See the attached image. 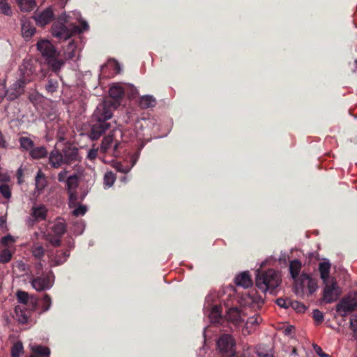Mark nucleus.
Wrapping results in <instances>:
<instances>
[{
  "label": "nucleus",
  "instance_id": "obj_1",
  "mask_svg": "<svg viewBox=\"0 0 357 357\" xmlns=\"http://www.w3.org/2000/svg\"><path fill=\"white\" fill-rule=\"evenodd\" d=\"M37 49L40 52L44 63L53 73H59L65 64V59L60 58V52L48 40L41 39L37 43Z\"/></svg>",
  "mask_w": 357,
  "mask_h": 357
},
{
  "label": "nucleus",
  "instance_id": "obj_2",
  "mask_svg": "<svg viewBox=\"0 0 357 357\" xmlns=\"http://www.w3.org/2000/svg\"><path fill=\"white\" fill-rule=\"evenodd\" d=\"M281 282L280 273L274 269L258 271L256 276V285L264 292L275 294Z\"/></svg>",
  "mask_w": 357,
  "mask_h": 357
},
{
  "label": "nucleus",
  "instance_id": "obj_3",
  "mask_svg": "<svg viewBox=\"0 0 357 357\" xmlns=\"http://www.w3.org/2000/svg\"><path fill=\"white\" fill-rule=\"evenodd\" d=\"M37 272L36 274L38 275L33 276L30 282L33 289L38 291H42L50 289L54 282V275L52 271L47 273H42V265L40 263L37 264Z\"/></svg>",
  "mask_w": 357,
  "mask_h": 357
},
{
  "label": "nucleus",
  "instance_id": "obj_4",
  "mask_svg": "<svg viewBox=\"0 0 357 357\" xmlns=\"http://www.w3.org/2000/svg\"><path fill=\"white\" fill-rule=\"evenodd\" d=\"M294 293L301 298L308 297L312 294V277L304 271L294 280Z\"/></svg>",
  "mask_w": 357,
  "mask_h": 357
},
{
  "label": "nucleus",
  "instance_id": "obj_5",
  "mask_svg": "<svg viewBox=\"0 0 357 357\" xmlns=\"http://www.w3.org/2000/svg\"><path fill=\"white\" fill-rule=\"evenodd\" d=\"M116 103L111 100H104L98 104L92 116L93 121L108 122L113 116V111L117 108Z\"/></svg>",
  "mask_w": 357,
  "mask_h": 357
},
{
  "label": "nucleus",
  "instance_id": "obj_6",
  "mask_svg": "<svg viewBox=\"0 0 357 357\" xmlns=\"http://www.w3.org/2000/svg\"><path fill=\"white\" fill-rule=\"evenodd\" d=\"M52 35L59 39L67 40L74 34L80 33L82 30L73 24L68 25L60 22H55L52 26Z\"/></svg>",
  "mask_w": 357,
  "mask_h": 357
},
{
  "label": "nucleus",
  "instance_id": "obj_7",
  "mask_svg": "<svg viewBox=\"0 0 357 357\" xmlns=\"http://www.w3.org/2000/svg\"><path fill=\"white\" fill-rule=\"evenodd\" d=\"M217 346L222 354V357H238L235 351V340L229 334L222 335L218 342Z\"/></svg>",
  "mask_w": 357,
  "mask_h": 357
},
{
  "label": "nucleus",
  "instance_id": "obj_8",
  "mask_svg": "<svg viewBox=\"0 0 357 357\" xmlns=\"http://www.w3.org/2000/svg\"><path fill=\"white\" fill-rule=\"evenodd\" d=\"M323 299L326 303H330L336 301L340 296L342 291L335 278L324 282Z\"/></svg>",
  "mask_w": 357,
  "mask_h": 357
},
{
  "label": "nucleus",
  "instance_id": "obj_9",
  "mask_svg": "<svg viewBox=\"0 0 357 357\" xmlns=\"http://www.w3.org/2000/svg\"><path fill=\"white\" fill-rule=\"evenodd\" d=\"M357 309V298L354 296L344 297L336 305V311L340 316H346Z\"/></svg>",
  "mask_w": 357,
  "mask_h": 357
},
{
  "label": "nucleus",
  "instance_id": "obj_10",
  "mask_svg": "<svg viewBox=\"0 0 357 357\" xmlns=\"http://www.w3.org/2000/svg\"><path fill=\"white\" fill-rule=\"evenodd\" d=\"M51 231L54 234V236L52 234L48 233L46 235V239L54 246L58 247L61 245L60 237L63 235L66 232V225L63 222H57L50 228Z\"/></svg>",
  "mask_w": 357,
  "mask_h": 357
},
{
  "label": "nucleus",
  "instance_id": "obj_11",
  "mask_svg": "<svg viewBox=\"0 0 357 357\" xmlns=\"http://www.w3.org/2000/svg\"><path fill=\"white\" fill-rule=\"evenodd\" d=\"M65 165H70L80 161L79 150L76 147L66 146L61 151Z\"/></svg>",
  "mask_w": 357,
  "mask_h": 357
},
{
  "label": "nucleus",
  "instance_id": "obj_12",
  "mask_svg": "<svg viewBox=\"0 0 357 357\" xmlns=\"http://www.w3.org/2000/svg\"><path fill=\"white\" fill-rule=\"evenodd\" d=\"M109 122L93 121L89 133V137L93 140H97L110 128Z\"/></svg>",
  "mask_w": 357,
  "mask_h": 357
},
{
  "label": "nucleus",
  "instance_id": "obj_13",
  "mask_svg": "<svg viewBox=\"0 0 357 357\" xmlns=\"http://www.w3.org/2000/svg\"><path fill=\"white\" fill-rule=\"evenodd\" d=\"M54 18V14L52 9L49 7L44 10L43 12L36 13L33 19L36 23L40 26H44L50 23Z\"/></svg>",
  "mask_w": 357,
  "mask_h": 357
},
{
  "label": "nucleus",
  "instance_id": "obj_14",
  "mask_svg": "<svg viewBox=\"0 0 357 357\" xmlns=\"http://www.w3.org/2000/svg\"><path fill=\"white\" fill-rule=\"evenodd\" d=\"M29 82V80L22 77L16 81L12 86V91L8 94V98L10 100L18 98L23 93L25 86Z\"/></svg>",
  "mask_w": 357,
  "mask_h": 357
},
{
  "label": "nucleus",
  "instance_id": "obj_15",
  "mask_svg": "<svg viewBox=\"0 0 357 357\" xmlns=\"http://www.w3.org/2000/svg\"><path fill=\"white\" fill-rule=\"evenodd\" d=\"M70 256V251L68 250H56V252H52L49 257L51 259L50 264L51 266H59L63 264L65 261H66L67 259Z\"/></svg>",
  "mask_w": 357,
  "mask_h": 357
},
{
  "label": "nucleus",
  "instance_id": "obj_16",
  "mask_svg": "<svg viewBox=\"0 0 357 357\" xmlns=\"http://www.w3.org/2000/svg\"><path fill=\"white\" fill-rule=\"evenodd\" d=\"M16 296L19 303L24 305L31 306L32 310L36 309L38 303L36 298H30L29 294L24 291H17Z\"/></svg>",
  "mask_w": 357,
  "mask_h": 357
},
{
  "label": "nucleus",
  "instance_id": "obj_17",
  "mask_svg": "<svg viewBox=\"0 0 357 357\" xmlns=\"http://www.w3.org/2000/svg\"><path fill=\"white\" fill-rule=\"evenodd\" d=\"M109 93V98L105 100H111L112 102H116V107H118L124 95L123 88L119 84H115L110 87Z\"/></svg>",
  "mask_w": 357,
  "mask_h": 357
},
{
  "label": "nucleus",
  "instance_id": "obj_18",
  "mask_svg": "<svg viewBox=\"0 0 357 357\" xmlns=\"http://www.w3.org/2000/svg\"><path fill=\"white\" fill-rule=\"evenodd\" d=\"M31 216L33 218V220H30L29 222V225H32L33 222H39L40 220H43L46 219L47 215V210L43 205H40L38 206H34L31 209Z\"/></svg>",
  "mask_w": 357,
  "mask_h": 357
},
{
  "label": "nucleus",
  "instance_id": "obj_19",
  "mask_svg": "<svg viewBox=\"0 0 357 357\" xmlns=\"http://www.w3.org/2000/svg\"><path fill=\"white\" fill-rule=\"evenodd\" d=\"M54 75L50 74L48 75L46 83L45 84V89L49 93H53L57 91L59 86V73H54Z\"/></svg>",
  "mask_w": 357,
  "mask_h": 357
},
{
  "label": "nucleus",
  "instance_id": "obj_20",
  "mask_svg": "<svg viewBox=\"0 0 357 357\" xmlns=\"http://www.w3.org/2000/svg\"><path fill=\"white\" fill-rule=\"evenodd\" d=\"M61 151L58 149L52 151L49 155V164L54 169L60 168L64 164Z\"/></svg>",
  "mask_w": 357,
  "mask_h": 357
},
{
  "label": "nucleus",
  "instance_id": "obj_21",
  "mask_svg": "<svg viewBox=\"0 0 357 357\" xmlns=\"http://www.w3.org/2000/svg\"><path fill=\"white\" fill-rule=\"evenodd\" d=\"M235 283L237 286H241L244 288H248L252 284V281L250 275L248 272H243L235 278Z\"/></svg>",
  "mask_w": 357,
  "mask_h": 357
},
{
  "label": "nucleus",
  "instance_id": "obj_22",
  "mask_svg": "<svg viewBox=\"0 0 357 357\" xmlns=\"http://www.w3.org/2000/svg\"><path fill=\"white\" fill-rule=\"evenodd\" d=\"M79 180V176L77 174L69 176L65 182L66 192L77 190Z\"/></svg>",
  "mask_w": 357,
  "mask_h": 357
},
{
  "label": "nucleus",
  "instance_id": "obj_23",
  "mask_svg": "<svg viewBox=\"0 0 357 357\" xmlns=\"http://www.w3.org/2000/svg\"><path fill=\"white\" fill-rule=\"evenodd\" d=\"M156 99L151 95H144L139 98V105L142 109H148L155 107Z\"/></svg>",
  "mask_w": 357,
  "mask_h": 357
},
{
  "label": "nucleus",
  "instance_id": "obj_24",
  "mask_svg": "<svg viewBox=\"0 0 357 357\" xmlns=\"http://www.w3.org/2000/svg\"><path fill=\"white\" fill-rule=\"evenodd\" d=\"M301 268L302 264L299 260L294 259L290 261L289 271L294 280L300 276L299 273L301 272Z\"/></svg>",
  "mask_w": 357,
  "mask_h": 357
},
{
  "label": "nucleus",
  "instance_id": "obj_25",
  "mask_svg": "<svg viewBox=\"0 0 357 357\" xmlns=\"http://www.w3.org/2000/svg\"><path fill=\"white\" fill-rule=\"evenodd\" d=\"M227 316L228 320L235 325H238L243 322L241 312L237 307L230 308L228 310Z\"/></svg>",
  "mask_w": 357,
  "mask_h": 357
},
{
  "label": "nucleus",
  "instance_id": "obj_26",
  "mask_svg": "<svg viewBox=\"0 0 357 357\" xmlns=\"http://www.w3.org/2000/svg\"><path fill=\"white\" fill-rule=\"evenodd\" d=\"M33 354L29 357H49L50 351L48 347L41 345L32 347Z\"/></svg>",
  "mask_w": 357,
  "mask_h": 357
},
{
  "label": "nucleus",
  "instance_id": "obj_27",
  "mask_svg": "<svg viewBox=\"0 0 357 357\" xmlns=\"http://www.w3.org/2000/svg\"><path fill=\"white\" fill-rule=\"evenodd\" d=\"M330 269L331 264L328 261H324L319 264V271L320 272L321 278L322 279L323 282L329 280L333 278L328 276Z\"/></svg>",
  "mask_w": 357,
  "mask_h": 357
},
{
  "label": "nucleus",
  "instance_id": "obj_28",
  "mask_svg": "<svg viewBox=\"0 0 357 357\" xmlns=\"http://www.w3.org/2000/svg\"><path fill=\"white\" fill-rule=\"evenodd\" d=\"M35 182H36V188L38 191L43 190L45 189V188L47 186V181L46 180L45 175L41 170H39L37 172V174H36V176L35 178Z\"/></svg>",
  "mask_w": 357,
  "mask_h": 357
},
{
  "label": "nucleus",
  "instance_id": "obj_29",
  "mask_svg": "<svg viewBox=\"0 0 357 357\" xmlns=\"http://www.w3.org/2000/svg\"><path fill=\"white\" fill-rule=\"evenodd\" d=\"M47 151L45 146L33 147L29 152V155L33 159H40L46 157Z\"/></svg>",
  "mask_w": 357,
  "mask_h": 357
},
{
  "label": "nucleus",
  "instance_id": "obj_30",
  "mask_svg": "<svg viewBox=\"0 0 357 357\" xmlns=\"http://www.w3.org/2000/svg\"><path fill=\"white\" fill-rule=\"evenodd\" d=\"M36 32V28L30 22H24L22 25V33L26 40L31 38Z\"/></svg>",
  "mask_w": 357,
  "mask_h": 357
},
{
  "label": "nucleus",
  "instance_id": "obj_31",
  "mask_svg": "<svg viewBox=\"0 0 357 357\" xmlns=\"http://www.w3.org/2000/svg\"><path fill=\"white\" fill-rule=\"evenodd\" d=\"M116 139H114L112 135H109L105 137L101 143V151L104 153H107L111 151L112 146Z\"/></svg>",
  "mask_w": 357,
  "mask_h": 357
},
{
  "label": "nucleus",
  "instance_id": "obj_32",
  "mask_svg": "<svg viewBox=\"0 0 357 357\" xmlns=\"http://www.w3.org/2000/svg\"><path fill=\"white\" fill-rule=\"evenodd\" d=\"M31 251L32 255L37 259H41L45 254V248L38 243H35L33 244Z\"/></svg>",
  "mask_w": 357,
  "mask_h": 357
},
{
  "label": "nucleus",
  "instance_id": "obj_33",
  "mask_svg": "<svg viewBox=\"0 0 357 357\" xmlns=\"http://www.w3.org/2000/svg\"><path fill=\"white\" fill-rule=\"evenodd\" d=\"M18 6L22 11H31L36 6L34 0H17Z\"/></svg>",
  "mask_w": 357,
  "mask_h": 357
},
{
  "label": "nucleus",
  "instance_id": "obj_34",
  "mask_svg": "<svg viewBox=\"0 0 357 357\" xmlns=\"http://www.w3.org/2000/svg\"><path fill=\"white\" fill-rule=\"evenodd\" d=\"M19 142L20 144V149L22 151H29L30 152L34 146L33 141L27 137H20Z\"/></svg>",
  "mask_w": 357,
  "mask_h": 357
},
{
  "label": "nucleus",
  "instance_id": "obj_35",
  "mask_svg": "<svg viewBox=\"0 0 357 357\" xmlns=\"http://www.w3.org/2000/svg\"><path fill=\"white\" fill-rule=\"evenodd\" d=\"M116 176L115 174L111 172V171H109V172H107L105 175H104V178H103V183H104V186H105V188H109L110 187H112L115 181H116Z\"/></svg>",
  "mask_w": 357,
  "mask_h": 357
},
{
  "label": "nucleus",
  "instance_id": "obj_36",
  "mask_svg": "<svg viewBox=\"0 0 357 357\" xmlns=\"http://www.w3.org/2000/svg\"><path fill=\"white\" fill-rule=\"evenodd\" d=\"M15 312L18 316V320L22 324H25L28 321L29 317V312L24 310L20 306L15 307Z\"/></svg>",
  "mask_w": 357,
  "mask_h": 357
},
{
  "label": "nucleus",
  "instance_id": "obj_37",
  "mask_svg": "<svg viewBox=\"0 0 357 357\" xmlns=\"http://www.w3.org/2000/svg\"><path fill=\"white\" fill-rule=\"evenodd\" d=\"M76 45L73 41H70L66 50L64 52V54L66 59H72L74 58L76 50Z\"/></svg>",
  "mask_w": 357,
  "mask_h": 357
},
{
  "label": "nucleus",
  "instance_id": "obj_38",
  "mask_svg": "<svg viewBox=\"0 0 357 357\" xmlns=\"http://www.w3.org/2000/svg\"><path fill=\"white\" fill-rule=\"evenodd\" d=\"M40 307L42 312L47 311L52 305V299L50 295L47 294H44L43 298L40 301Z\"/></svg>",
  "mask_w": 357,
  "mask_h": 357
},
{
  "label": "nucleus",
  "instance_id": "obj_39",
  "mask_svg": "<svg viewBox=\"0 0 357 357\" xmlns=\"http://www.w3.org/2000/svg\"><path fill=\"white\" fill-rule=\"evenodd\" d=\"M23 345L20 342H17L14 344L11 349V355L12 357H20V355L23 353Z\"/></svg>",
  "mask_w": 357,
  "mask_h": 357
},
{
  "label": "nucleus",
  "instance_id": "obj_40",
  "mask_svg": "<svg viewBox=\"0 0 357 357\" xmlns=\"http://www.w3.org/2000/svg\"><path fill=\"white\" fill-rule=\"evenodd\" d=\"M12 253L8 249H3L0 252V262L6 264L10 261Z\"/></svg>",
  "mask_w": 357,
  "mask_h": 357
},
{
  "label": "nucleus",
  "instance_id": "obj_41",
  "mask_svg": "<svg viewBox=\"0 0 357 357\" xmlns=\"http://www.w3.org/2000/svg\"><path fill=\"white\" fill-rule=\"evenodd\" d=\"M0 13L6 15H10L11 14V8L7 2V0H0Z\"/></svg>",
  "mask_w": 357,
  "mask_h": 357
},
{
  "label": "nucleus",
  "instance_id": "obj_42",
  "mask_svg": "<svg viewBox=\"0 0 357 357\" xmlns=\"http://www.w3.org/2000/svg\"><path fill=\"white\" fill-rule=\"evenodd\" d=\"M0 192L6 199H10L11 197L10 188L7 184H2L0 185Z\"/></svg>",
  "mask_w": 357,
  "mask_h": 357
},
{
  "label": "nucleus",
  "instance_id": "obj_43",
  "mask_svg": "<svg viewBox=\"0 0 357 357\" xmlns=\"http://www.w3.org/2000/svg\"><path fill=\"white\" fill-rule=\"evenodd\" d=\"M291 307L298 312H304L305 310V305L296 301H291Z\"/></svg>",
  "mask_w": 357,
  "mask_h": 357
},
{
  "label": "nucleus",
  "instance_id": "obj_44",
  "mask_svg": "<svg viewBox=\"0 0 357 357\" xmlns=\"http://www.w3.org/2000/svg\"><path fill=\"white\" fill-rule=\"evenodd\" d=\"M120 146V142L116 140L112 146L111 151H108L107 154H110L114 157H118L120 153L119 151Z\"/></svg>",
  "mask_w": 357,
  "mask_h": 357
},
{
  "label": "nucleus",
  "instance_id": "obj_45",
  "mask_svg": "<svg viewBox=\"0 0 357 357\" xmlns=\"http://www.w3.org/2000/svg\"><path fill=\"white\" fill-rule=\"evenodd\" d=\"M69 199V204L71 206L72 204H76L78 199L77 190L67 192Z\"/></svg>",
  "mask_w": 357,
  "mask_h": 357
},
{
  "label": "nucleus",
  "instance_id": "obj_46",
  "mask_svg": "<svg viewBox=\"0 0 357 357\" xmlns=\"http://www.w3.org/2000/svg\"><path fill=\"white\" fill-rule=\"evenodd\" d=\"M291 301L289 299L279 298L276 300V303L281 307L289 308L291 307Z\"/></svg>",
  "mask_w": 357,
  "mask_h": 357
},
{
  "label": "nucleus",
  "instance_id": "obj_47",
  "mask_svg": "<svg viewBox=\"0 0 357 357\" xmlns=\"http://www.w3.org/2000/svg\"><path fill=\"white\" fill-rule=\"evenodd\" d=\"M86 207L84 205H79L77 208H76L73 211V214L75 216L84 215L86 212Z\"/></svg>",
  "mask_w": 357,
  "mask_h": 357
},
{
  "label": "nucleus",
  "instance_id": "obj_48",
  "mask_svg": "<svg viewBox=\"0 0 357 357\" xmlns=\"http://www.w3.org/2000/svg\"><path fill=\"white\" fill-rule=\"evenodd\" d=\"M8 91L6 90V84L3 82H0V103L3 101V98L8 95Z\"/></svg>",
  "mask_w": 357,
  "mask_h": 357
},
{
  "label": "nucleus",
  "instance_id": "obj_49",
  "mask_svg": "<svg viewBox=\"0 0 357 357\" xmlns=\"http://www.w3.org/2000/svg\"><path fill=\"white\" fill-rule=\"evenodd\" d=\"M262 321L261 317L259 315L253 316L252 317H250L248 320L247 324H250L252 325H258Z\"/></svg>",
  "mask_w": 357,
  "mask_h": 357
},
{
  "label": "nucleus",
  "instance_id": "obj_50",
  "mask_svg": "<svg viewBox=\"0 0 357 357\" xmlns=\"http://www.w3.org/2000/svg\"><path fill=\"white\" fill-rule=\"evenodd\" d=\"M314 320L318 324L324 320V315L321 312L318 310H314Z\"/></svg>",
  "mask_w": 357,
  "mask_h": 357
},
{
  "label": "nucleus",
  "instance_id": "obj_51",
  "mask_svg": "<svg viewBox=\"0 0 357 357\" xmlns=\"http://www.w3.org/2000/svg\"><path fill=\"white\" fill-rule=\"evenodd\" d=\"M68 173V171L66 169L61 171L58 174V176H57V179H58L59 182H61V183L66 182L67 178L68 177V176H67Z\"/></svg>",
  "mask_w": 357,
  "mask_h": 357
},
{
  "label": "nucleus",
  "instance_id": "obj_52",
  "mask_svg": "<svg viewBox=\"0 0 357 357\" xmlns=\"http://www.w3.org/2000/svg\"><path fill=\"white\" fill-rule=\"evenodd\" d=\"M314 351H315L317 354V355H319L320 357H331L328 354L324 353L320 347H319L318 345L314 344Z\"/></svg>",
  "mask_w": 357,
  "mask_h": 357
},
{
  "label": "nucleus",
  "instance_id": "obj_53",
  "mask_svg": "<svg viewBox=\"0 0 357 357\" xmlns=\"http://www.w3.org/2000/svg\"><path fill=\"white\" fill-rule=\"evenodd\" d=\"M40 98V97L38 93H31L29 96V100L34 105L38 102Z\"/></svg>",
  "mask_w": 357,
  "mask_h": 357
},
{
  "label": "nucleus",
  "instance_id": "obj_54",
  "mask_svg": "<svg viewBox=\"0 0 357 357\" xmlns=\"http://www.w3.org/2000/svg\"><path fill=\"white\" fill-rule=\"evenodd\" d=\"M13 241H14L13 237L10 235H7L6 236H3L1 238V243L4 246L8 245V243L10 242H13Z\"/></svg>",
  "mask_w": 357,
  "mask_h": 357
},
{
  "label": "nucleus",
  "instance_id": "obj_55",
  "mask_svg": "<svg viewBox=\"0 0 357 357\" xmlns=\"http://www.w3.org/2000/svg\"><path fill=\"white\" fill-rule=\"evenodd\" d=\"M350 326L351 329L357 333V315L351 318L350 320Z\"/></svg>",
  "mask_w": 357,
  "mask_h": 357
},
{
  "label": "nucleus",
  "instance_id": "obj_56",
  "mask_svg": "<svg viewBox=\"0 0 357 357\" xmlns=\"http://www.w3.org/2000/svg\"><path fill=\"white\" fill-rule=\"evenodd\" d=\"M98 155V151L97 150H95V149H91L89 153H88V155H87V158L91 160H93L94 159L96 158Z\"/></svg>",
  "mask_w": 357,
  "mask_h": 357
},
{
  "label": "nucleus",
  "instance_id": "obj_57",
  "mask_svg": "<svg viewBox=\"0 0 357 357\" xmlns=\"http://www.w3.org/2000/svg\"><path fill=\"white\" fill-rule=\"evenodd\" d=\"M294 332H295V328H294V326H293L291 325L287 326L284 330V335H290Z\"/></svg>",
  "mask_w": 357,
  "mask_h": 357
},
{
  "label": "nucleus",
  "instance_id": "obj_58",
  "mask_svg": "<svg viewBox=\"0 0 357 357\" xmlns=\"http://www.w3.org/2000/svg\"><path fill=\"white\" fill-rule=\"evenodd\" d=\"M257 354L258 357H273V354L264 351H258Z\"/></svg>",
  "mask_w": 357,
  "mask_h": 357
},
{
  "label": "nucleus",
  "instance_id": "obj_59",
  "mask_svg": "<svg viewBox=\"0 0 357 357\" xmlns=\"http://www.w3.org/2000/svg\"><path fill=\"white\" fill-rule=\"evenodd\" d=\"M22 169H19L17 170V178H18V180H20V176H22ZM19 183H20V181H19Z\"/></svg>",
  "mask_w": 357,
  "mask_h": 357
},
{
  "label": "nucleus",
  "instance_id": "obj_60",
  "mask_svg": "<svg viewBox=\"0 0 357 357\" xmlns=\"http://www.w3.org/2000/svg\"><path fill=\"white\" fill-rule=\"evenodd\" d=\"M18 266H19V268H20V269H22V270H23V271H24V269H25V264H24L23 262H22V261H21V262H20V263L18 264Z\"/></svg>",
  "mask_w": 357,
  "mask_h": 357
},
{
  "label": "nucleus",
  "instance_id": "obj_61",
  "mask_svg": "<svg viewBox=\"0 0 357 357\" xmlns=\"http://www.w3.org/2000/svg\"><path fill=\"white\" fill-rule=\"evenodd\" d=\"M6 223V220L3 217L0 218V226H3Z\"/></svg>",
  "mask_w": 357,
  "mask_h": 357
},
{
  "label": "nucleus",
  "instance_id": "obj_62",
  "mask_svg": "<svg viewBox=\"0 0 357 357\" xmlns=\"http://www.w3.org/2000/svg\"><path fill=\"white\" fill-rule=\"evenodd\" d=\"M296 351H297V350L295 347L291 348V355L296 356Z\"/></svg>",
  "mask_w": 357,
  "mask_h": 357
},
{
  "label": "nucleus",
  "instance_id": "obj_63",
  "mask_svg": "<svg viewBox=\"0 0 357 357\" xmlns=\"http://www.w3.org/2000/svg\"><path fill=\"white\" fill-rule=\"evenodd\" d=\"M82 26H83V29L84 30L87 29L89 28V25L87 24L86 22H83L82 23Z\"/></svg>",
  "mask_w": 357,
  "mask_h": 357
},
{
  "label": "nucleus",
  "instance_id": "obj_64",
  "mask_svg": "<svg viewBox=\"0 0 357 357\" xmlns=\"http://www.w3.org/2000/svg\"><path fill=\"white\" fill-rule=\"evenodd\" d=\"M356 70H357V59L355 61Z\"/></svg>",
  "mask_w": 357,
  "mask_h": 357
}]
</instances>
